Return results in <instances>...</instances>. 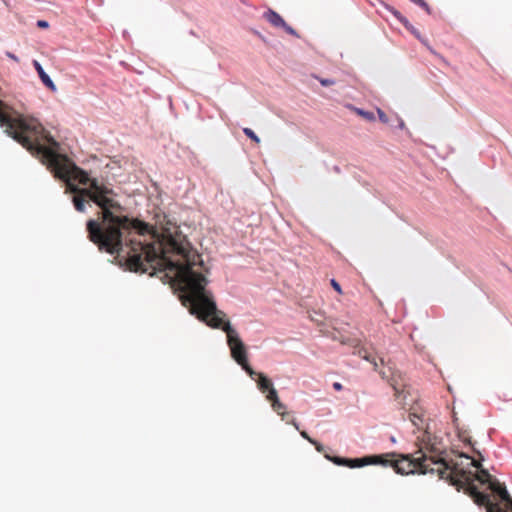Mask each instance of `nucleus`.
Masks as SVG:
<instances>
[{
  "mask_svg": "<svg viewBox=\"0 0 512 512\" xmlns=\"http://www.w3.org/2000/svg\"><path fill=\"white\" fill-rule=\"evenodd\" d=\"M250 31L255 36H257L262 42H264L265 44H269L267 37L264 34H262L260 31L253 29V28H251Z\"/></svg>",
  "mask_w": 512,
  "mask_h": 512,
  "instance_id": "obj_17",
  "label": "nucleus"
},
{
  "mask_svg": "<svg viewBox=\"0 0 512 512\" xmlns=\"http://www.w3.org/2000/svg\"><path fill=\"white\" fill-rule=\"evenodd\" d=\"M45 139L33 140L25 147L41 158L54 176L65 181L78 212L85 211V204L93 201L100 207L97 219L87 221L88 238L100 251L116 254L133 272L155 275L160 270V235L149 224L122 215L121 205L112 198L113 191L78 168L67 156L57 153L50 144L57 143L46 132Z\"/></svg>",
  "mask_w": 512,
  "mask_h": 512,
  "instance_id": "obj_1",
  "label": "nucleus"
},
{
  "mask_svg": "<svg viewBox=\"0 0 512 512\" xmlns=\"http://www.w3.org/2000/svg\"><path fill=\"white\" fill-rule=\"evenodd\" d=\"M454 454L460 458L470 459V455L463 451H461V452L457 451V452H454Z\"/></svg>",
  "mask_w": 512,
  "mask_h": 512,
  "instance_id": "obj_23",
  "label": "nucleus"
},
{
  "mask_svg": "<svg viewBox=\"0 0 512 512\" xmlns=\"http://www.w3.org/2000/svg\"><path fill=\"white\" fill-rule=\"evenodd\" d=\"M356 113L361 116L362 118L368 120V121H374L375 115L372 111L365 110L362 108H356Z\"/></svg>",
  "mask_w": 512,
  "mask_h": 512,
  "instance_id": "obj_11",
  "label": "nucleus"
},
{
  "mask_svg": "<svg viewBox=\"0 0 512 512\" xmlns=\"http://www.w3.org/2000/svg\"><path fill=\"white\" fill-rule=\"evenodd\" d=\"M445 451H442L440 456L432 459L426 453H422L415 457L410 453H401L396 451L368 454L361 457L356 466L364 467L367 465H376L382 467H389L399 475H425L435 474L440 479L446 480L449 484H453L455 477L451 471V464L446 463Z\"/></svg>",
  "mask_w": 512,
  "mask_h": 512,
  "instance_id": "obj_3",
  "label": "nucleus"
},
{
  "mask_svg": "<svg viewBox=\"0 0 512 512\" xmlns=\"http://www.w3.org/2000/svg\"><path fill=\"white\" fill-rule=\"evenodd\" d=\"M263 17L266 21H268L272 26L276 28H281L285 25L284 18L275 10L268 8L264 14Z\"/></svg>",
  "mask_w": 512,
  "mask_h": 512,
  "instance_id": "obj_8",
  "label": "nucleus"
},
{
  "mask_svg": "<svg viewBox=\"0 0 512 512\" xmlns=\"http://www.w3.org/2000/svg\"><path fill=\"white\" fill-rule=\"evenodd\" d=\"M33 66L35 70L38 73L39 78L41 79L42 83L52 92H55L57 90L56 85L51 80L49 75L44 71L43 67L37 60H33Z\"/></svg>",
  "mask_w": 512,
  "mask_h": 512,
  "instance_id": "obj_7",
  "label": "nucleus"
},
{
  "mask_svg": "<svg viewBox=\"0 0 512 512\" xmlns=\"http://www.w3.org/2000/svg\"><path fill=\"white\" fill-rule=\"evenodd\" d=\"M37 26L40 27V28H48L49 27V23L45 20H39L37 22Z\"/></svg>",
  "mask_w": 512,
  "mask_h": 512,
  "instance_id": "obj_25",
  "label": "nucleus"
},
{
  "mask_svg": "<svg viewBox=\"0 0 512 512\" xmlns=\"http://www.w3.org/2000/svg\"><path fill=\"white\" fill-rule=\"evenodd\" d=\"M430 450H431V452H434V451H436V448L435 447H431Z\"/></svg>",
  "mask_w": 512,
  "mask_h": 512,
  "instance_id": "obj_35",
  "label": "nucleus"
},
{
  "mask_svg": "<svg viewBox=\"0 0 512 512\" xmlns=\"http://www.w3.org/2000/svg\"><path fill=\"white\" fill-rule=\"evenodd\" d=\"M389 440L392 444H395L397 442L396 437L393 435L390 436Z\"/></svg>",
  "mask_w": 512,
  "mask_h": 512,
  "instance_id": "obj_30",
  "label": "nucleus"
},
{
  "mask_svg": "<svg viewBox=\"0 0 512 512\" xmlns=\"http://www.w3.org/2000/svg\"><path fill=\"white\" fill-rule=\"evenodd\" d=\"M333 455H334V454H332V453H329V452H326V451L324 452V457H325L327 460H329V458H331Z\"/></svg>",
  "mask_w": 512,
  "mask_h": 512,
  "instance_id": "obj_29",
  "label": "nucleus"
},
{
  "mask_svg": "<svg viewBox=\"0 0 512 512\" xmlns=\"http://www.w3.org/2000/svg\"><path fill=\"white\" fill-rule=\"evenodd\" d=\"M472 449H473L474 453H477V454L481 455L480 452L478 450H476V448L472 447Z\"/></svg>",
  "mask_w": 512,
  "mask_h": 512,
  "instance_id": "obj_34",
  "label": "nucleus"
},
{
  "mask_svg": "<svg viewBox=\"0 0 512 512\" xmlns=\"http://www.w3.org/2000/svg\"><path fill=\"white\" fill-rule=\"evenodd\" d=\"M410 418H411V421L414 423V425H416L417 427L419 425L418 422L422 423L424 421L423 415L418 414L416 412H411Z\"/></svg>",
  "mask_w": 512,
  "mask_h": 512,
  "instance_id": "obj_14",
  "label": "nucleus"
},
{
  "mask_svg": "<svg viewBox=\"0 0 512 512\" xmlns=\"http://www.w3.org/2000/svg\"><path fill=\"white\" fill-rule=\"evenodd\" d=\"M330 285L334 289V291H336L338 294H343L342 287L336 279L332 278L330 280Z\"/></svg>",
  "mask_w": 512,
  "mask_h": 512,
  "instance_id": "obj_16",
  "label": "nucleus"
},
{
  "mask_svg": "<svg viewBox=\"0 0 512 512\" xmlns=\"http://www.w3.org/2000/svg\"><path fill=\"white\" fill-rule=\"evenodd\" d=\"M7 56H8L9 58L13 59L14 61H18V57H17V56H15L14 54L10 53V52H8V53H7Z\"/></svg>",
  "mask_w": 512,
  "mask_h": 512,
  "instance_id": "obj_28",
  "label": "nucleus"
},
{
  "mask_svg": "<svg viewBox=\"0 0 512 512\" xmlns=\"http://www.w3.org/2000/svg\"><path fill=\"white\" fill-rule=\"evenodd\" d=\"M300 434H301V436H302L304 439L308 440L309 442H310V440H314L313 438H311V437L308 435V433H307L306 431H301V432H300Z\"/></svg>",
  "mask_w": 512,
  "mask_h": 512,
  "instance_id": "obj_27",
  "label": "nucleus"
},
{
  "mask_svg": "<svg viewBox=\"0 0 512 512\" xmlns=\"http://www.w3.org/2000/svg\"><path fill=\"white\" fill-rule=\"evenodd\" d=\"M378 118L382 123H388L389 118L387 114L380 108L377 109Z\"/></svg>",
  "mask_w": 512,
  "mask_h": 512,
  "instance_id": "obj_18",
  "label": "nucleus"
},
{
  "mask_svg": "<svg viewBox=\"0 0 512 512\" xmlns=\"http://www.w3.org/2000/svg\"><path fill=\"white\" fill-rule=\"evenodd\" d=\"M380 5L384 7L387 11H389L402 25L407 22V18L396 8L393 6L387 4L386 2L382 0H378Z\"/></svg>",
  "mask_w": 512,
  "mask_h": 512,
  "instance_id": "obj_9",
  "label": "nucleus"
},
{
  "mask_svg": "<svg viewBox=\"0 0 512 512\" xmlns=\"http://www.w3.org/2000/svg\"><path fill=\"white\" fill-rule=\"evenodd\" d=\"M287 34L291 35V36H294L296 38H300V35L299 33L292 27L290 26L289 24H287V22L285 21V25L281 27Z\"/></svg>",
  "mask_w": 512,
  "mask_h": 512,
  "instance_id": "obj_13",
  "label": "nucleus"
},
{
  "mask_svg": "<svg viewBox=\"0 0 512 512\" xmlns=\"http://www.w3.org/2000/svg\"><path fill=\"white\" fill-rule=\"evenodd\" d=\"M363 359H364V360H366V361H368V362H370V363H372V364L374 365V368L376 369V367H377V363H376V361H375V358H374V357H372L370 354L366 353V354L363 356Z\"/></svg>",
  "mask_w": 512,
  "mask_h": 512,
  "instance_id": "obj_21",
  "label": "nucleus"
},
{
  "mask_svg": "<svg viewBox=\"0 0 512 512\" xmlns=\"http://www.w3.org/2000/svg\"><path fill=\"white\" fill-rule=\"evenodd\" d=\"M242 131H243L244 135L247 138H249L252 142H254L256 144L260 143V138L251 128L245 127L242 129Z\"/></svg>",
  "mask_w": 512,
  "mask_h": 512,
  "instance_id": "obj_10",
  "label": "nucleus"
},
{
  "mask_svg": "<svg viewBox=\"0 0 512 512\" xmlns=\"http://www.w3.org/2000/svg\"><path fill=\"white\" fill-rule=\"evenodd\" d=\"M423 46L432 51V48L429 44L428 38L424 37L422 34L420 35V39H417Z\"/></svg>",
  "mask_w": 512,
  "mask_h": 512,
  "instance_id": "obj_20",
  "label": "nucleus"
},
{
  "mask_svg": "<svg viewBox=\"0 0 512 512\" xmlns=\"http://www.w3.org/2000/svg\"><path fill=\"white\" fill-rule=\"evenodd\" d=\"M168 100H169V106H170V109H172V101H171V98L168 97Z\"/></svg>",
  "mask_w": 512,
  "mask_h": 512,
  "instance_id": "obj_33",
  "label": "nucleus"
},
{
  "mask_svg": "<svg viewBox=\"0 0 512 512\" xmlns=\"http://www.w3.org/2000/svg\"><path fill=\"white\" fill-rule=\"evenodd\" d=\"M332 387L335 391H342L343 390V385L340 383V382H334L332 384Z\"/></svg>",
  "mask_w": 512,
  "mask_h": 512,
  "instance_id": "obj_24",
  "label": "nucleus"
},
{
  "mask_svg": "<svg viewBox=\"0 0 512 512\" xmlns=\"http://www.w3.org/2000/svg\"><path fill=\"white\" fill-rule=\"evenodd\" d=\"M172 212L171 208L167 212L162 211V284L169 283L173 277L181 282L182 305L200 322L226 333L232 359L254 379L256 371L249 364L247 346L225 313L218 309L212 292L207 289V277L181 260L169 256L168 242H177L182 234L178 219Z\"/></svg>",
  "mask_w": 512,
  "mask_h": 512,
  "instance_id": "obj_2",
  "label": "nucleus"
},
{
  "mask_svg": "<svg viewBox=\"0 0 512 512\" xmlns=\"http://www.w3.org/2000/svg\"><path fill=\"white\" fill-rule=\"evenodd\" d=\"M333 171H334V172H336V173H340V172H341V169H340V167H339V166L335 165V166L333 167Z\"/></svg>",
  "mask_w": 512,
  "mask_h": 512,
  "instance_id": "obj_31",
  "label": "nucleus"
},
{
  "mask_svg": "<svg viewBox=\"0 0 512 512\" xmlns=\"http://www.w3.org/2000/svg\"><path fill=\"white\" fill-rule=\"evenodd\" d=\"M403 26H404V27H405V29H406L407 31H409V32H410V33H411V34H412L416 39H420V35H421L420 31H419L417 28H415V27L410 23V21H409V20H407V22H405V23L403 24Z\"/></svg>",
  "mask_w": 512,
  "mask_h": 512,
  "instance_id": "obj_12",
  "label": "nucleus"
},
{
  "mask_svg": "<svg viewBox=\"0 0 512 512\" xmlns=\"http://www.w3.org/2000/svg\"><path fill=\"white\" fill-rule=\"evenodd\" d=\"M292 424L295 426V428H296L297 430H299V424H298V422H297L296 420H293V421H292Z\"/></svg>",
  "mask_w": 512,
  "mask_h": 512,
  "instance_id": "obj_32",
  "label": "nucleus"
},
{
  "mask_svg": "<svg viewBox=\"0 0 512 512\" xmlns=\"http://www.w3.org/2000/svg\"><path fill=\"white\" fill-rule=\"evenodd\" d=\"M257 383L258 389L266 394V399L270 402L272 408L277 413L286 408L278 396L277 390L274 388L271 379L262 372H257L253 379Z\"/></svg>",
  "mask_w": 512,
  "mask_h": 512,
  "instance_id": "obj_5",
  "label": "nucleus"
},
{
  "mask_svg": "<svg viewBox=\"0 0 512 512\" xmlns=\"http://www.w3.org/2000/svg\"><path fill=\"white\" fill-rule=\"evenodd\" d=\"M461 441L466 445V446H471L473 445V441L471 439V437H461Z\"/></svg>",
  "mask_w": 512,
  "mask_h": 512,
  "instance_id": "obj_22",
  "label": "nucleus"
},
{
  "mask_svg": "<svg viewBox=\"0 0 512 512\" xmlns=\"http://www.w3.org/2000/svg\"><path fill=\"white\" fill-rule=\"evenodd\" d=\"M0 126L23 147H31L33 140L47 137L44 127L38 120L18 114L1 100Z\"/></svg>",
  "mask_w": 512,
  "mask_h": 512,
  "instance_id": "obj_4",
  "label": "nucleus"
},
{
  "mask_svg": "<svg viewBox=\"0 0 512 512\" xmlns=\"http://www.w3.org/2000/svg\"><path fill=\"white\" fill-rule=\"evenodd\" d=\"M317 79L319 80V83L323 87H330V86H332V85H334L336 83V81L334 79H331V78H320V77H317Z\"/></svg>",
  "mask_w": 512,
  "mask_h": 512,
  "instance_id": "obj_15",
  "label": "nucleus"
},
{
  "mask_svg": "<svg viewBox=\"0 0 512 512\" xmlns=\"http://www.w3.org/2000/svg\"><path fill=\"white\" fill-rule=\"evenodd\" d=\"M310 443L315 446V448L318 452H321V453L325 452V447L317 440H310Z\"/></svg>",
  "mask_w": 512,
  "mask_h": 512,
  "instance_id": "obj_19",
  "label": "nucleus"
},
{
  "mask_svg": "<svg viewBox=\"0 0 512 512\" xmlns=\"http://www.w3.org/2000/svg\"><path fill=\"white\" fill-rule=\"evenodd\" d=\"M329 461L337 466H343L348 468H360V466H356V464H358L359 461H361V457L349 458L335 454L331 458H329Z\"/></svg>",
  "mask_w": 512,
  "mask_h": 512,
  "instance_id": "obj_6",
  "label": "nucleus"
},
{
  "mask_svg": "<svg viewBox=\"0 0 512 512\" xmlns=\"http://www.w3.org/2000/svg\"><path fill=\"white\" fill-rule=\"evenodd\" d=\"M396 118H397V121H398V127H399L400 129H405V128H406V126H405V123H404L403 119H402V118H400L399 116H396Z\"/></svg>",
  "mask_w": 512,
  "mask_h": 512,
  "instance_id": "obj_26",
  "label": "nucleus"
}]
</instances>
